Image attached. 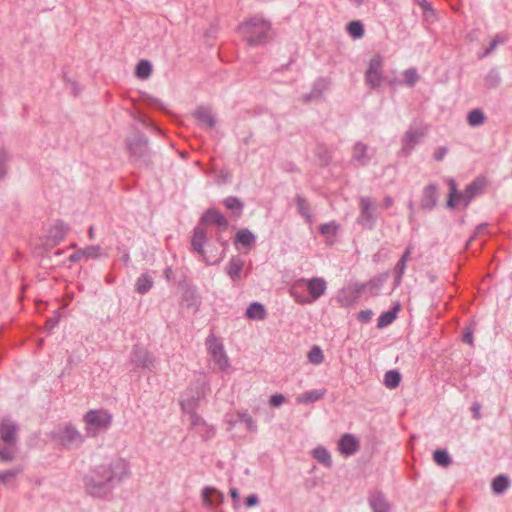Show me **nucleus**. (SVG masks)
<instances>
[{"mask_svg":"<svg viewBox=\"0 0 512 512\" xmlns=\"http://www.w3.org/2000/svg\"><path fill=\"white\" fill-rule=\"evenodd\" d=\"M129 474V464L119 458L91 469L83 479L84 487L90 496L106 498Z\"/></svg>","mask_w":512,"mask_h":512,"instance_id":"obj_1","label":"nucleus"},{"mask_svg":"<svg viewBox=\"0 0 512 512\" xmlns=\"http://www.w3.org/2000/svg\"><path fill=\"white\" fill-rule=\"evenodd\" d=\"M272 24L262 16L255 15L238 26V31L247 45L264 46L271 40Z\"/></svg>","mask_w":512,"mask_h":512,"instance_id":"obj_2","label":"nucleus"},{"mask_svg":"<svg viewBox=\"0 0 512 512\" xmlns=\"http://www.w3.org/2000/svg\"><path fill=\"white\" fill-rule=\"evenodd\" d=\"M327 284L323 278L296 280L290 288V295L299 304H311L326 292Z\"/></svg>","mask_w":512,"mask_h":512,"instance_id":"obj_3","label":"nucleus"},{"mask_svg":"<svg viewBox=\"0 0 512 512\" xmlns=\"http://www.w3.org/2000/svg\"><path fill=\"white\" fill-rule=\"evenodd\" d=\"M129 152L130 162L139 168H150L153 164L151 151L148 147L149 140L141 131L135 133L125 140Z\"/></svg>","mask_w":512,"mask_h":512,"instance_id":"obj_4","label":"nucleus"},{"mask_svg":"<svg viewBox=\"0 0 512 512\" xmlns=\"http://www.w3.org/2000/svg\"><path fill=\"white\" fill-rule=\"evenodd\" d=\"M486 185L487 182L484 178H476L467 185L463 192H458L456 182L453 179H450V193L447 206L454 209L460 201H463L464 205L467 206L476 195H479L484 191Z\"/></svg>","mask_w":512,"mask_h":512,"instance_id":"obj_5","label":"nucleus"},{"mask_svg":"<svg viewBox=\"0 0 512 512\" xmlns=\"http://www.w3.org/2000/svg\"><path fill=\"white\" fill-rule=\"evenodd\" d=\"M83 421L85 423L86 436L94 438L111 427L113 416L108 410L92 409L85 413Z\"/></svg>","mask_w":512,"mask_h":512,"instance_id":"obj_6","label":"nucleus"},{"mask_svg":"<svg viewBox=\"0 0 512 512\" xmlns=\"http://www.w3.org/2000/svg\"><path fill=\"white\" fill-rule=\"evenodd\" d=\"M208 384L202 379H196L189 383L181 393L179 405L183 412H193L200 406L201 400L206 396Z\"/></svg>","mask_w":512,"mask_h":512,"instance_id":"obj_7","label":"nucleus"},{"mask_svg":"<svg viewBox=\"0 0 512 512\" xmlns=\"http://www.w3.org/2000/svg\"><path fill=\"white\" fill-rule=\"evenodd\" d=\"M358 207L357 223L364 229L373 230L379 217L376 202L369 196H361L359 197Z\"/></svg>","mask_w":512,"mask_h":512,"instance_id":"obj_8","label":"nucleus"},{"mask_svg":"<svg viewBox=\"0 0 512 512\" xmlns=\"http://www.w3.org/2000/svg\"><path fill=\"white\" fill-rule=\"evenodd\" d=\"M130 363L134 366L133 371L146 370L155 372L157 360L154 355L144 346L135 344L130 353Z\"/></svg>","mask_w":512,"mask_h":512,"instance_id":"obj_9","label":"nucleus"},{"mask_svg":"<svg viewBox=\"0 0 512 512\" xmlns=\"http://www.w3.org/2000/svg\"><path fill=\"white\" fill-rule=\"evenodd\" d=\"M385 81L384 76V59L381 55H374L365 71V82L372 89H378Z\"/></svg>","mask_w":512,"mask_h":512,"instance_id":"obj_10","label":"nucleus"},{"mask_svg":"<svg viewBox=\"0 0 512 512\" xmlns=\"http://www.w3.org/2000/svg\"><path fill=\"white\" fill-rule=\"evenodd\" d=\"M428 133V126L424 124H420L418 126L411 125L408 130L405 132L404 137L402 138V149L401 151L405 155H409L414 147L419 144L422 139Z\"/></svg>","mask_w":512,"mask_h":512,"instance_id":"obj_11","label":"nucleus"},{"mask_svg":"<svg viewBox=\"0 0 512 512\" xmlns=\"http://www.w3.org/2000/svg\"><path fill=\"white\" fill-rule=\"evenodd\" d=\"M205 344L214 363L221 371H225L230 364L223 344L216 338L214 334H211L206 338Z\"/></svg>","mask_w":512,"mask_h":512,"instance_id":"obj_12","label":"nucleus"},{"mask_svg":"<svg viewBox=\"0 0 512 512\" xmlns=\"http://www.w3.org/2000/svg\"><path fill=\"white\" fill-rule=\"evenodd\" d=\"M387 278L388 272L377 275L365 283L356 284L351 292V300L358 299L366 290H368L372 296L377 295Z\"/></svg>","mask_w":512,"mask_h":512,"instance_id":"obj_13","label":"nucleus"},{"mask_svg":"<svg viewBox=\"0 0 512 512\" xmlns=\"http://www.w3.org/2000/svg\"><path fill=\"white\" fill-rule=\"evenodd\" d=\"M57 439L65 447H78L84 442L85 436L74 425L67 423L58 431Z\"/></svg>","mask_w":512,"mask_h":512,"instance_id":"obj_14","label":"nucleus"},{"mask_svg":"<svg viewBox=\"0 0 512 512\" xmlns=\"http://www.w3.org/2000/svg\"><path fill=\"white\" fill-rule=\"evenodd\" d=\"M18 430V424L10 417H4L0 420V439L8 446L16 445Z\"/></svg>","mask_w":512,"mask_h":512,"instance_id":"obj_15","label":"nucleus"},{"mask_svg":"<svg viewBox=\"0 0 512 512\" xmlns=\"http://www.w3.org/2000/svg\"><path fill=\"white\" fill-rule=\"evenodd\" d=\"M199 224L215 225L220 231H226L229 227V221L216 208L207 209L199 219Z\"/></svg>","mask_w":512,"mask_h":512,"instance_id":"obj_16","label":"nucleus"},{"mask_svg":"<svg viewBox=\"0 0 512 512\" xmlns=\"http://www.w3.org/2000/svg\"><path fill=\"white\" fill-rule=\"evenodd\" d=\"M438 201V188L434 183H430L424 187L420 202L422 210H432L437 205Z\"/></svg>","mask_w":512,"mask_h":512,"instance_id":"obj_17","label":"nucleus"},{"mask_svg":"<svg viewBox=\"0 0 512 512\" xmlns=\"http://www.w3.org/2000/svg\"><path fill=\"white\" fill-rule=\"evenodd\" d=\"M245 261L240 256H232L225 266V272L233 283L242 279V271Z\"/></svg>","mask_w":512,"mask_h":512,"instance_id":"obj_18","label":"nucleus"},{"mask_svg":"<svg viewBox=\"0 0 512 512\" xmlns=\"http://www.w3.org/2000/svg\"><path fill=\"white\" fill-rule=\"evenodd\" d=\"M338 446L341 454L351 456L359 450L360 443L354 435L346 433L341 436Z\"/></svg>","mask_w":512,"mask_h":512,"instance_id":"obj_19","label":"nucleus"},{"mask_svg":"<svg viewBox=\"0 0 512 512\" xmlns=\"http://www.w3.org/2000/svg\"><path fill=\"white\" fill-rule=\"evenodd\" d=\"M207 241V232L200 224L193 229V235L191 239L192 250L198 254L204 256V245Z\"/></svg>","mask_w":512,"mask_h":512,"instance_id":"obj_20","label":"nucleus"},{"mask_svg":"<svg viewBox=\"0 0 512 512\" xmlns=\"http://www.w3.org/2000/svg\"><path fill=\"white\" fill-rule=\"evenodd\" d=\"M352 160L361 166H366L371 160V156L368 154V146L358 141L352 148Z\"/></svg>","mask_w":512,"mask_h":512,"instance_id":"obj_21","label":"nucleus"},{"mask_svg":"<svg viewBox=\"0 0 512 512\" xmlns=\"http://www.w3.org/2000/svg\"><path fill=\"white\" fill-rule=\"evenodd\" d=\"M203 503L206 506H218L224 501V495L214 487H204L202 490Z\"/></svg>","mask_w":512,"mask_h":512,"instance_id":"obj_22","label":"nucleus"},{"mask_svg":"<svg viewBox=\"0 0 512 512\" xmlns=\"http://www.w3.org/2000/svg\"><path fill=\"white\" fill-rule=\"evenodd\" d=\"M369 505L373 512H390L391 504L386 500L383 493L376 491L369 497Z\"/></svg>","mask_w":512,"mask_h":512,"instance_id":"obj_23","label":"nucleus"},{"mask_svg":"<svg viewBox=\"0 0 512 512\" xmlns=\"http://www.w3.org/2000/svg\"><path fill=\"white\" fill-rule=\"evenodd\" d=\"M255 241L256 236L249 229L242 228L235 235L234 245L250 249L255 244Z\"/></svg>","mask_w":512,"mask_h":512,"instance_id":"obj_24","label":"nucleus"},{"mask_svg":"<svg viewBox=\"0 0 512 512\" xmlns=\"http://www.w3.org/2000/svg\"><path fill=\"white\" fill-rule=\"evenodd\" d=\"M193 116L207 129H213L215 127L216 120L209 108L200 106L194 111Z\"/></svg>","mask_w":512,"mask_h":512,"instance_id":"obj_25","label":"nucleus"},{"mask_svg":"<svg viewBox=\"0 0 512 512\" xmlns=\"http://www.w3.org/2000/svg\"><path fill=\"white\" fill-rule=\"evenodd\" d=\"M223 205L231 211V215L238 219L243 215L244 202L236 196H228L223 200Z\"/></svg>","mask_w":512,"mask_h":512,"instance_id":"obj_26","label":"nucleus"},{"mask_svg":"<svg viewBox=\"0 0 512 512\" xmlns=\"http://www.w3.org/2000/svg\"><path fill=\"white\" fill-rule=\"evenodd\" d=\"M295 203L298 213L305 219L307 224L311 225L313 223V217L308 200L302 195L297 194L295 196Z\"/></svg>","mask_w":512,"mask_h":512,"instance_id":"obj_27","label":"nucleus"},{"mask_svg":"<svg viewBox=\"0 0 512 512\" xmlns=\"http://www.w3.org/2000/svg\"><path fill=\"white\" fill-rule=\"evenodd\" d=\"M68 231V225L62 220H57L51 228L49 236L55 243H60L65 239Z\"/></svg>","mask_w":512,"mask_h":512,"instance_id":"obj_28","label":"nucleus"},{"mask_svg":"<svg viewBox=\"0 0 512 512\" xmlns=\"http://www.w3.org/2000/svg\"><path fill=\"white\" fill-rule=\"evenodd\" d=\"M325 394V389L305 391L304 393L297 396L296 402L299 404L314 403L322 399L325 396Z\"/></svg>","mask_w":512,"mask_h":512,"instance_id":"obj_29","label":"nucleus"},{"mask_svg":"<svg viewBox=\"0 0 512 512\" xmlns=\"http://www.w3.org/2000/svg\"><path fill=\"white\" fill-rule=\"evenodd\" d=\"M312 456L325 467L330 468L332 466L331 454L325 447L317 446L313 449Z\"/></svg>","mask_w":512,"mask_h":512,"instance_id":"obj_30","label":"nucleus"},{"mask_svg":"<svg viewBox=\"0 0 512 512\" xmlns=\"http://www.w3.org/2000/svg\"><path fill=\"white\" fill-rule=\"evenodd\" d=\"M398 310L399 305L397 304L392 309L381 313V315L377 319V327L381 329L389 326L396 319Z\"/></svg>","mask_w":512,"mask_h":512,"instance_id":"obj_31","label":"nucleus"},{"mask_svg":"<svg viewBox=\"0 0 512 512\" xmlns=\"http://www.w3.org/2000/svg\"><path fill=\"white\" fill-rule=\"evenodd\" d=\"M246 317L249 319L263 320L266 317V310L259 302H253L246 310Z\"/></svg>","mask_w":512,"mask_h":512,"instance_id":"obj_32","label":"nucleus"},{"mask_svg":"<svg viewBox=\"0 0 512 512\" xmlns=\"http://www.w3.org/2000/svg\"><path fill=\"white\" fill-rule=\"evenodd\" d=\"M153 279L148 274L139 276L135 283V291L138 294H146L153 286Z\"/></svg>","mask_w":512,"mask_h":512,"instance_id":"obj_33","label":"nucleus"},{"mask_svg":"<svg viewBox=\"0 0 512 512\" xmlns=\"http://www.w3.org/2000/svg\"><path fill=\"white\" fill-rule=\"evenodd\" d=\"M509 486V477L504 474H500L492 480V490L496 494H502L509 488Z\"/></svg>","mask_w":512,"mask_h":512,"instance_id":"obj_34","label":"nucleus"},{"mask_svg":"<svg viewBox=\"0 0 512 512\" xmlns=\"http://www.w3.org/2000/svg\"><path fill=\"white\" fill-rule=\"evenodd\" d=\"M348 34L353 39H360L364 35V25L360 20H353L346 26Z\"/></svg>","mask_w":512,"mask_h":512,"instance_id":"obj_35","label":"nucleus"},{"mask_svg":"<svg viewBox=\"0 0 512 512\" xmlns=\"http://www.w3.org/2000/svg\"><path fill=\"white\" fill-rule=\"evenodd\" d=\"M485 119L486 117L484 112L479 108L473 109L467 116V122L471 127L482 125L485 122Z\"/></svg>","mask_w":512,"mask_h":512,"instance_id":"obj_36","label":"nucleus"},{"mask_svg":"<svg viewBox=\"0 0 512 512\" xmlns=\"http://www.w3.org/2000/svg\"><path fill=\"white\" fill-rule=\"evenodd\" d=\"M401 382V374L397 370H389L385 373L384 384L389 389H395Z\"/></svg>","mask_w":512,"mask_h":512,"instance_id":"obj_37","label":"nucleus"},{"mask_svg":"<svg viewBox=\"0 0 512 512\" xmlns=\"http://www.w3.org/2000/svg\"><path fill=\"white\" fill-rule=\"evenodd\" d=\"M433 460L442 467H448L452 463V458L445 449H437L433 453Z\"/></svg>","mask_w":512,"mask_h":512,"instance_id":"obj_38","label":"nucleus"},{"mask_svg":"<svg viewBox=\"0 0 512 512\" xmlns=\"http://www.w3.org/2000/svg\"><path fill=\"white\" fill-rule=\"evenodd\" d=\"M152 73V65L148 60H140L136 65L135 74L140 79L148 78Z\"/></svg>","mask_w":512,"mask_h":512,"instance_id":"obj_39","label":"nucleus"},{"mask_svg":"<svg viewBox=\"0 0 512 512\" xmlns=\"http://www.w3.org/2000/svg\"><path fill=\"white\" fill-rule=\"evenodd\" d=\"M308 361L314 365H319L321 364L323 361H324V354H323V351L322 349L317 346V345H314L310 351L308 352Z\"/></svg>","mask_w":512,"mask_h":512,"instance_id":"obj_40","label":"nucleus"},{"mask_svg":"<svg viewBox=\"0 0 512 512\" xmlns=\"http://www.w3.org/2000/svg\"><path fill=\"white\" fill-rule=\"evenodd\" d=\"M501 83V78L499 73L492 69L488 72V74L485 77V86L487 89H494L498 87Z\"/></svg>","mask_w":512,"mask_h":512,"instance_id":"obj_41","label":"nucleus"},{"mask_svg":"<svg viewBox=\"0 0 512 512\" xmlns=\"http://www.w3.org/2000/svg\"><path fill=\"white\" fill-rule=\"evenodd\" d=\"M404 84L408 87H414L419 80V74L415 68L406 69L403 72Z\"/></svg>","mask_w":512,"mask_h":512,"instance_id":"obj_42","label":"nucleus"},{"mask_svg":"<svg viewBox=\"0 0 512 512\" xmlns=\"http://www.w3.org/2000/svg\"><path fill=\"white\" fill-rule=\"evenodd\" d=\"M339 229V225L335 221H331L329 223H324L320 225L319 232L321 235L325 237L335 236Z\"/></svg>","mask_w":512,"mask_h":512,"instance_id":"obj_43","label":"nucleus"},{"mask_svg":"<svg viewBox=\"0 0 512 512\" xmlns=\"http://www.w3.org/2000/svg\"><path fill=\"white\" fill-rule=\"evenodd\" d=\"M411 253L412 248L407 247L402 256L400 257V259L398 260L395 266V271L399 272V274H404L407 266V261L409 260Z\"/></svg>","mask_w":512,"mask_h":512,"instance_id":"obj_44","label":"nucleus"},{"mask_svg":"<svg viewBox=\"0 0 512 512\" xmlns=\"http://www.w3.org/2000/svg\"><path fill=\"white\" fill-rule=\"evenodd\" d=\"M185 413L190 416V423L193 428L208 429L206 421L199 414H197V410Z\"/></svg>","mask_w":512,"mask_h":512,"instance_id":"obj_45","label":"nucleus"},{"mask_svg":"<svg viewBox=\"0 0 512 512\" xmlns=\"http://www.w3.org/2000/svg\"><path fill=\"white\" fill-rule=\"evenodd\" d=\"M84 257L88 259H97L102 255V249L99 245L87 246L82 249Z\"/></svg>","mask_w":512,"mask_h":512,"instance_id":"obj_46","label":"nucleus"},{"mask_svg":"<svg viewBox=\"0 0 512 512\" xmlns=\"http://www.w3.org/2000/svg\"><path fill=\"white\" fill-rule=\"evenodd\" d=\"M238 418L240 422L244 423L246 425V428L250 432H256L257 431V425L253 418L246 412L239 413Z\"/></svg>","mask_w":512,"mask_h":512,"instance_id":"obj_47","label":"nucleus"},{"mask_svg":"<svg viewBox=\"0 0 512 512\" xmlns=\"http://www.w3.org/2000/svg\"><path fill=\"white\" fill-rule=\"evenodd\" d=\"M10 157L8 152L4 149H0V179L5 178L7 174V163Z\"/></svg>","mask_w":512,"mask_h":512,"instance_id":"obj_48","label":"nucleus"},{"mask_svg":"<svg viewBox=\"0 0 512 512\" xmlns=\"http://www.w3.org/2000/svg\"><path fill=\"white\" fill-rule=\"evenodd\" d=\"M320 82L315 83L312 91L309 94L304 95L303 99L305 103H308L314 98H319L322 95V88H319Z\"/></svg>","mask_w":512,"mask_h":512,"instance_id":"obj_49","label":"nucleus"},{"mask_svg":"<svg viewBox=\"0 0 512 512\" xmlns=\"http://www.w3.org/2000/svg\"><path fill=\"white\" fill-rule=\"evenodd\" d=\"M319 148L321 151L317 153V157L320 159V164L326 166L329 164L331 157L324 146H320Z\"/></svg>","mask_w":512,"mask_h":512,"instance_id":"obj_50","label":"nucleus"},{"mask_svg":"<svg viewBox=\"0 0 512 512\" xmlns=\"http://www.w3.org/2000/svg\"><path fill=\"white\" fill-rule=\"evenodd\" d=\"M18 473L19 470H7L0 472V482L7 484L10 480L15 478Z\"/></svg>","mask_w":512,"mask_h":512,"instance_id":"obj_51","label":"nucleus"},{"mask_svg":"<svg viewBox=\"0 0 512 512\" xmlns=\"http://www.w3.org/2000/svg\"><path fill=\"white\" fill-rule=\"evenodd\" d=\"M14 459L13 451L8 447L0 448V460L2 462H10Z\"/></svg>","mask_w":512,"mask_h":512,"instance_id":"obj_52","label":"nucleus"},{"mask_svg":"<svg viewBox=\"0 0 512 512\" xmlns=\"http://www.w3.org/2000/svg\"><path fill=\"white\" fill-rule=\"evenodd\" d=\"M473 333L474 330L472 327H465L462 333V341L469 345H473Z\"/></svg>","mask_w":512,"mask_h":512,"instance_id":"obj_53","label":"nucleus"},{"mask_svg":"<svg viewBox=\"0 0 512 512\" xmlns=\"http://www.w3.org/2000/svg\"><path fill=\"white\" fill-rule=\"evenodd\" d=\"M286 398L282 394H274L269 399V405L271 407H279L285 403Z\"/></svg>","mask_w":512,"mask_h":512,"instance_id":"obj_54","label":"nucleus"},{"mask_svg":"<svg viewBox=\"0 0 512 512\" xmlns=\"http://www.w3.org/2000/svg\"><path fill=\"white\" fill-rule=\"evenodd\" d=\"M59 320H60V315L59 314H57V315H55L53 317L48 318L46 320V322H45V329L47 331H51L53 328H55L58 325Z\"/></svg>","mask_w":512,"mask_h":512,"instance_id":"obj_55","label":"nucleus"},{"mask_svg":"<svg viewBox=\"0 0 512 512\" xmlns=\"http://www.w3.org/2000/svg\"><path fill=\"white\" fill-rule=\"evenodd\" d=\"M447 152H448L447 147H444V146L439 147V148L434 152V154H433V158H434L436 161L440 162V161H442V160L445 158V156H446Z\"/></svg>","mask_w":512,"mask_h":512,"instance_id":"obj_56","label":"nucleus"},{"mask_svg":"<svg viewBox=\"0 0 512 512\" xmlns=\"http://www.w3.org/2000/svg\"><path fill=\"white\" fill-rule=\"evenodd\" d=\"M372 311L371 310H361L359 313H358V320L361 321V322H369L372 318Z\"/></svg>","mask_w":512,"mask_h":512,"instance_id":"obj_57","label":"nucleus"},{"mask_svg":"<svg viewBox=\"0 0 512 512\" xmlns=\"http://www.w3.org/2000/svg\"><path fill=\"white\" fill-rule=\"evenodd\" d=\"M259 503V498L256 494H251L245 499V505L247 507H253Z\"/></svg>","mask_w":512,"mask_h":512,"instance_id":"obj_58","label":"nucleus"},{"mask_svg":"<svg viewBox=\"0 0 512 512\" xmlns=\"http://www.w3.org/2000/svg\"><path fill=\"white\" fill-rule=\"evenodd\" d=\"M416 5L422 8V10L431 11V3L428 0H413Z\"/></svg>","mask_w":512,"mask_h":512,"instance_id":"obj_59","label":"nucleus"},{"mask_svg":"<svg viewBox=\"0 0 512 512\" xmlns=\"http://www.w3.org/2000/svg\"><path fill=\"white\" fill-rule=\"evenodd\" d=\"M84 257L82 249H79L75 253L71 254L69 256V261L71 262H78Z\"/></svg>","mask_w":512,"mask_h":512,"instance_id":"obj_60","label":"nucleus"},{"mask_svg":"<svg viewBox=\"0 0 512 512\" xmlns=\"http://www.w3.org/2000/svg\"><path fill=\"white\" fill-rule=\"evenodd\" d=\"M471 411L473 413V418L474 419H480L481 418V413H480V404L478 403H474L471 407Z\"/></svg>","mask_w":512,"mask_h":512,"instance_id":"obj_61","label":"nucleus"},{"mask_svg":"<svg viewBox=\"0 0 512 512\" xmlns=\"http://www.w3.org/2000/svg\"><path fill=\"white\" fill-rule=\"evenodd\" d=\"M394 205V199L391 196H385L383 199L382 206L385 209H388Z\"/></svg>","mask_w":512,"mask_h":512,"instance_id":"obj_62","label":"nucleus"},{"mask_svg":"<svg viewBox=\"0 0 512 512\" xmlns=\"http://www.w3.org/2000/svg\"><path fill=\"white\" fill-rule=\"evenodd\" d=\"M495 42L491 41L489 46L485 49L481 57L488 56L490 53H492L496 49Z\"/></svg>","mask_w":512,"mask_h":512,"instance_id":"obj_63","label":"nucleus"},{"mask_svg":"<svg viewBox=\"0 0 512 512\" xmlns=\"http://www.w3.org/2000/svg\"><path fill=\"white\" fill-rule=\"evenodd\" d=\"M403 275L404 274H399V272L395 271L394 284H393L394 288H397L401 284Z\"/></svg>","mask_w":512,"mask_h":512,"instance_id":"obj_64","label":"nucleus"}]
</instances>
